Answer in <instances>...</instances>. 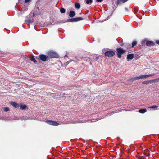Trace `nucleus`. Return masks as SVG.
<instances>
[{"label":"nucleus","instance_id":"f03ea898","mask_svg":"<svg viewBox=\"0 0 159 159\" xmlns=\"http://www.w3.org/2000/svg\"><path fill=\"white\" fill-rule=\"evenodd\" d=\"M48 57L50 58H58L59 57L58 55L55 52L50 51L48 53Z\"/></svg>","mask_w":159,"mask_h":159},{"label":"nucleus","instance_id":"dca6fc26","mask_svg":"<svg viewBox=\"0 0 159 159\" xmlns=\"http://www.w3.org/2000/svg\"><path fill=\"white\" fill-rule=\"evenodd\" d=\"M30 59L34 63H36L37 62L36 60L35 59L34 57L33 56H31L30 57Z\"/></svg>","mask_w":159,"mask_h":159},{"label":"nucleus","instance_id":"39448f33","mask_svg":"<svg viewBox=\"0 0 159 159\" xmlns=\"http://www.w3.org/2000/svg\"><path fill=\"white\" fill-rule=\"evenodd\" d=\"M35 14L33 13L32 16H31V18L30 19H28V20H25V22L27 23L28 24H29L30 23H32L34 21V17L35 16Z\"/></svg>","mask_w":159,"mask_h":159},{"label":"nucleus","instance_id":"0eeeda50","mask_svg":"<svg viewBox=\"0 0 159 159\" xmlns=\"http://www.w3.org/2000/svg\"><path fill=\"white\" fill-rule=\"evenodd\" d=\"M39 57L40 60L43 61H46L48 58V56L44 54L40 55Z\"/></svg>","mask_w":159,"mask_h":159},{"label":"nucleus","instance_id":"f8f14e48","mask_svg":"<svg viewBox=\"0 0 159 159\" xmlns=\"http://www.w3.org/2000/svg\"><path fill=\"white\" fill-rule=\"evenodd\" d=\"M61 22L62 23H64L65 22H64L63 21H61ZM66 22H75V18L68 19L67 20V21H66ZM65 22H66V21H65Z\"/></svg>","mask_w":159,"mask_h":159},{"label":"nucleus","instance_id":"5701e85b","mask_svg":"<svg viewBox=\"0 0 159 159\" xmlns=\"http://www.w3.org/2000/svg\"><path fill=\"white\" fill-rule=\"evenodd\" d=\"M158 106L156 105H152L150 107H149V108H157L158 107Z\"/></svg>","mask_w":159,"mask_h":159},{"label":"nucleus","instance_id":"a878e982","mask_svg":"<svg viewBox=\"0 0 159 159\" xmlns=\"http://www.w3.org/2000/svg\"><path fill=\"white\" fill-rule=\"evenodd\" d=\"M9 109L8 107H5L4 108V110L5 112H7L9 110Z\"/></svg>","mask_w":159,"mask_h":159},{"label":"nucleus","instance_id":"423d86ee","mask_svg":"<svg viewBox=\"0 0 159 159\" xmlns=\"http://www.w3.org/2000/svg\"><path fill=\"white\" fill-rule=\"evenodd\" d=\"M47 123L50 125L57 126L59 125V123L55 121L52 120H48L46 121Z\"/></svg>","mask_w":159,"mask_h":159},{"label":"nucleus","instance_id":"bb28decb","mask_svg":"<svg viewBox=\"0 0 159 159\" xmlns=\"http://www.w3.org/2000/svg\"><path fill=\"white\" fill-rule=\"evenodd\" d=\"M156 43L159 45V40H157L156 41Z\"/></svg>","mask_w":159,"mask_h":159},{"label":"nucleus","instance_id":"4468645a","mask_svg":"<svg viewBox=\"0 0 159 159\" xmlns=\"http://www.w3.org/2000/svg\"><path fill=\"white\" fill-rule=\"evenodd\" d=\"M138 111L140 113L143 114L147 111V110L145 108L140 109Z\"/></svg>","mask_w":159,"mask_h":159},{"label":"nucleus","instance_id":"2eb2a0df","mask_svg":"<svg viewBox=\"0 0 159 159\" xmlns=\"http://www.w3.org/2000/svg\"><path fill=\"white\" fill-rule=\"evenodd\" d=\"M20 109L21 110H24L27 108V106L26 105L22 104L20 106Z\"/></svg>","mask_w":159,"mask_h":159},{"label":"nucleus","instance_id":"7c9ffc66","mask_svg":"<svg viewBox=\"0 0 159 159\" xmlns=\"http://www.w3.org/2000/svg\"><path fill=\"white\" fill-rule=\"evenodd\" d=\"M125 10L126 11H128L129 9H128L127 8V7H125Z\"/></svg>","mask_w":159,"mask_h":159},{"label":"nucleus","instance_id":"4be33fe9","mask_svg":"<svg viewBox=\"0 0 159 159\" xmlns=\"http://www.w3.org/2000/svg\"><path fill=\"white\" fill-rule=\"evenodd\" d=\"M151 80L152 81V82H153L154 83L157 82H159V78L156 79H153Z\"/></svg>","mask_w":159,"mask_h":159},{"label":"nucleus","instance_id":"a211bd4d","mask_svg":"<svg viewBox=\"0 0 159 159\" xmlns=\"http://www.w3.org/2000/svg\"><path fill=\"white\" fill-rule=\"evenodd\" d=\"M75 8L77 9H79L80 7V3H75Z\"/></svg>","mask_w":159,"mask_h":159},{"label":"nucleus","instance_id":"b1692460","mask_svg":"<svg viewBox=\"0 0 159 159\" xmlns=\"http://www.w3.org/2000/svg\"><path fill=\"white\" fill-rule=\"evenodd\" d=\"M92 0H86V3L87 4H89L92 3Z\"/></svg>","mask_w":159,"mask_h":159},{"label":"nucleus","instance_id":"f257e3e1","mask_svg":"<svg viewBox=\"0 0 159 159\" xmlns=\"http://www.w3.org/2000/svg\"><path fill=\"white\" fill-rule=\"evenodd\" d=\"M116 51L117 55V57L120 59L121 57V55L124 54L125 52V51L122 48H116Z\"/></svg>","mask_w":159,"mask_h":159},{"label":"nucleus","instance_id":"c85d7f7f","mask_svg":"<svg viewBox=\"0 0 159 159\" xmlns=\"http://www.w3.org/2000/svg\"><path fill=\"white\" fill-rule=\"evenodd\" d=\"M98 2H101L102 0H96Z\"/></svg>","mask_w":159,"mask_h":159},{"label":"nucleus","instance_id":"6e6552de","mask_svg":"<svg viewBox=\"0 0 159 159\" xmlns=\"http://www.w3.org/2000/svg\"><path fill=\"white\" fill-rule=\"evenodd\" d=\"M134 57V55L133 54H128L127 57V61H129L131 60Z\"/></svg>","mask_w":159,"mask_h":159},{"label":"nucleus","instance_id":"7ed1b4c3","mask_svg":"<svg viewBox=\"0 0 159 159\" xmlns=\"http://www.w3.org/2000/svg\"><path fill=\"white\" fill-rule=\"evenodd\" d=\"M105 55L108 57H112L115 55V52L111 50H109L106 51L105 52Z\"/></svg>","mask_w":159,"mask_h":159},{"label":"nucleus","instance_id":"9d476101","mask_svg":"<svg viewBox=\"0 0 159 159\" xmlns=\"http://www.w3.org/2000/svg\"><path fill=\"white\" fill-rule=\"evenodd\" d=\"M146 44L148 46H153L155 45L154 42L152 41H148L146 42Z\"/></svg>","mask_w":159,"mask_h":159},{"label":"nucleus","instance_id":"ddd939ff","mask_svg":"<svg viewBox=\"0 0 159 159\" xmlns=\"http://www.w3.org/2000/svg\"><path fill=\"white\" fill-rule=\"evenodd\" d=\"M75 15V13L73 11H70L69 16L70 17H73Z\"/></svg>","mask_w":159,"mask_h":159},{"label":"nucleus","instance_id":"c756f323","mask_svg":"<svg viewBox=\"0 0 159 159\" xmlns=\"http://www.w3.org/2000/svg\"><path fill=\"white\" fill-rule=\"evenodd\" d=\"M70 61H68L66 63V65L68 64H69L70 63Z\"/></svg>","mask_w":159,"mask_h":159},{"label":"nucleus","instance_id":"20e7f679","mask_svg":"<svg viewBox=\"0 0 159 159\" xmlns=\"http://www.w3.org/2000/svg\"><path fill=\"white\" fill-rule=\"evenodd\" d=\"M148 77L147 75H140L139 76H137L134 78H133L131 79V80L133 81L135 80H137L138 79H143L146 78Z\"/></svg>","mask_w":159,"mask_h":159},{"label":"nucleus","instance_id":"cd10ccee","mask_svg":"<svg viewBox=\"0 0 159 159\" xmlns=\"http://www.w3.org/2000/svg\"><path fill=\"white\" fill-rule=\"evenodd\" d=\"M30 0H25V3H26L28 2H29L30 1Z\"/></svg>","mask_w":159,"mask_h":159},{"label":"nucleus","instance_id":"412c9836","mask_svg":"<svg viewBox=\"0 0 159 159\" xmlns=\"http://www.w3.org/2000/svg\"><path fill=\"white\" fill-rule=\"evenodd\" d=\"M137 44V41L135 40H134L132 43V47H134Z\"/></svg>","mask_w":159,"mask_h":159},{"label":"nucleus","instance_id":"9b49d317","mask_svg":"<svg viewBox=\"0 0 159 159\" xmlns=\"http://www.w3.org/2000/svg\"><path fill=\"white\" fill-rule=\"evenodd\" d=\"M10 104L15 108H17L19 106L18 104L13 101L11 102Z\"/></svg>","mask_w":159,"mask_h":159},{"label":"nucleus","instance_id":"2f4dec72","mask_svg":"<svg viewBox=\"0 0 159 159\" xmlns=\"http://www.w3.org/2000/svg\"><path fill=\"white\" fill-rule=\"evenodd\" d=\"M96 58L97 59H98V57H96Z\"/></svg>","mask_w":159,"mask_h":159},{"label":"nucleus","instance_id":"f3484780","mask_svg":"<svg viewBox=\"0 0 159 159\" xmlns=\"http://www.w3.org/2000/svg\"><path fill=\"white\" fill-rule=\"evenodd\" d=\"M75 18V22H77L83 20V18L81 17H76Z\"/></svg>","mask_w":159,"mask_h":159},{"label":"nucleus","instance_id":"393cba45","mask_svg":"<svg viewBox=\"0 0 159 159\" xmlns=\"http://www.w3.org/2000/svg\"><path fill=\"white\" fill-rule=\"evenodd\" d=\"M155 75H156V74H155V73H153V74L147 75L148 77L152 76H153Z\"/></svg>","mask_w":159,"mask_h":159},{"label":"nucleus","instance_id":"6ab92c4d","mask_svg":"<svg viewBox=\"0 0 159 159\" xmlns=\"http://www.w3.org/2000/svg\"><path fill=\"white\" fill-rule=\"evenodd\" d=\"M60 11L61 13L63 14L65 13L66 10L64 8L62 7L60 9Z\"/></svg>","mask_w":159,"mask_h":159},{"label":"nucleus","instance_id":"1a4fd4ad","mask_svg":"<svg viewBox=\"0 0 159 159\" xmlns=\"http://www.w3.org/2000/svg\"><path fill=\"white\" fill-rule=\"evenodd\" d=\"M128 0H116L117 4L118 5L121 4L122 3L126 2Z\"/></svg>","mask_w":159,"mask_h":159},{"label":"nucleus","instance_id":"aec40b11","mask_svg":"<svg viewBox=\"0 0 159 159\" xmlns=\"http://www.w3.org/2000/svg\"><path fill=\"white\" fill-rule=\"evenodd\" d=\"M152 82V81L151 80H149L147 81H144L143 82L142 84H148Z\"/></svg>","mask_w":159,"mask_h":159}]
</instances>
